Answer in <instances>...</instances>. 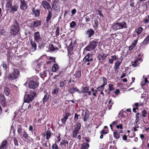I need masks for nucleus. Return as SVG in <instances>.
Wrapping results in <instances>:
<instances>
[{
  "label": "nucleus",
  "mask_w": 149,
  "mask_h": 149,
  "mask_svg": "<svg viewBox=\"0 0 149 149\" xmlns=\"http://www.w3.org/2000/svg\"><path fill=\"white\" fill-rule=\"evenodd\" d=\"M20 29L19 24L17 20L15 19L10 27V33L13 36L17 35L20 32Z\"/></svg>",
  "instance_id": "f257e3e1"
},
{
  "label": "nucleus",
  "mask_w": 149,
  "mask_h": 149,
  "mask_svg": "<svg viewBox=\"0 0 149 149\" xmlns=\"http://www.w3.org/2000/svg\"><path fill=\"white\" fill-rule=\"evenodd\" d=\"M33 38L34 40L38 43H39L42 40V38L40 35V32L39 31L34 33Z\"/></svg>",
  "instance_id": "6e6552de"
},
{
  "label": "nucleus",
  "mask_w": 149,
  "mask_h": 149,
  "mask_svg": "<svg viewBox=\"0 0 149 149\" xmlns=\"http://www.w3.org/2000/svg\"><path fill=\"white\" fill-rule=\"evenodd\" d=\"M39 82L37 76H34L31 78L29 80V87L31 89H35L39 86Z\"/></svg>",
  "instance_id": "f03ea898"
},
{
  "label": "nucleus",
  "mask_w": 149,
  "mask_h": 149,
  "mask_svg": "<svg viewBox=\"0 0 149 149\" xmlns=\"http://www.w3.org/2000/svg\"><path fill=\"white\" fill-rule=\"evenodd\" d=\"M32 10L33 13L35 14V17H38L39 16L40 13L39 10H38L37 9L35 11V8H33L32 9Z\"/></svg>",
  "instance_id": "b1692460"
},
{
  "label": "nucleus",
  "mask_w": 149,
  "mask_h": 149,
  "mask_svg": "<svg viewBox=\"0 0 149 149\" xmlns=\"http://www.w3.org/2000/svg\"><path fill=\"white\" fill-rule=\"evenodd\" d=\"M121 62H118L117 61L116 62L115 64V68L117 69L118 67L120 65Z\"/></svg>",
  "instance_id": "de8ad7c7"
},
{
  "label": "nucleus",
  "mask_w": 149,
  "mask_h": 149,
  "mask_svg": "<svg viewBox=\"0 0 149 149\" xmlns=\"http://www.w3.org/2000/svg\"><path fill=\"white\" fill-rule=\"evenodd\" d=\"M59 90V89L58 88H56V87L55 88H54L53 89V91H52V93L53 94H57L58 93V91Z\"/></svg>",
  "instance_id": "f704fd0d"
},
{
  "label": "nucleus",
  "mask_w": 149,
  "mask_h": 149,
  "mask_svg": "<svg viewBox=\"0 0 149 149\" xmlns=\"http://www.w3.org/2000/svg\"><path fill=\"white\" fill-rule=\"evenodd\" d=\"M20 135L21 136L22 138L23 139H25V140H29V138H30L31 140H33L32 138H31L29 136L28 134L24 130H23L22 133H21Z\"/></svg>",
  "instance_id": "9b49d317"
},
{
  "label": "nucleus",
  "mask_w": 149,
  "mask_h": 149,
  "mask_svg": "<svg viewBox=\"0 0 149 149\" xmlns=\"http://www.w3.org/2000/svg\"><path fill=\"white\" fill-rule=\"evenodd\" d=\"M12 1H8L6 4V11H8L10 8L12 6Z\"/></svg>",
  "instance_id": "aec40b11"
},
{
  "label": "nucleus",
  "mask_w": 149,
  "mask_h": 149,
  "mask_svg": "<svg viewBox=\"0 0 149 149\" xmlns=\"http://www.w3.org/2000/svg\"><path fill=\"white\" fill-rule=\"evenodd\" d=\"M36 95V94L35 92H31L28 94L25 95L24 99V102L28 103L31 102Z\"/></svg>",
  "instance_id": "39448f33"
},
{
  "label": "nucleus",
  "mask_w": 149,
  "mask_h": 149,
  "mask_svg": "<svg viewBox=\"0 0 149 149\" xmlns=\"http://www.w3.org/2000/svg\"><path fill=\"white\" fill-rule=\"evenodd\" d=\"M42 5L43 8L48 10H49L51 7V6L49 3L46 1H43L42 2Z\"/></svg>",
  "instance_id": "f3484780"
},
{
  "label": "nucleus",
  "mask_w": 149,
  "mask_h": 149,
  "mask_svg": "<svg viewBox=\"0 0 149 149\" xmlns=\"http://www.w3.org/2000/svg\"><path fill=\"white\" fill-rule=\"evenodd\" d=\"M89 86H86L83 88L82 91L81 92L82 94L87 93L89 91Z\"/></svg>",
  "instance_id": "7c9ffc66"
},
{
  "label": "nucleus",
  "mask_w": 149,
  "mask_h": 149,
  "mask_svg": "<svg viewBox=\"0 0 149 149\" xmlns=\"http://www.w3.org/2000/svg\"><path fill=\"white\" fill-rule=\"evenodd\" d=\"M56 36H58L59 34V29L58 27L56 31Z\"/></svg>",
  "instance_id": "052dcab7"
},
{
  "label": "nucleus",
  "mask_w": 149,
  "mask_h": 149,
  "mask_svg": "<svg viewBox=\"0 0 149 149\" xmlns=\"http://www.w3.org/2000/svg\"><path fill=\"white\" fill-rule=\"evenodd\" d=\"M130 6L132 7H134L135 6H134V5L135 4L134 2V1H130Z\"/></svg>",
  "instance_id": "bf43d9fd"
},
{
  "label": "nucleus",
  "mask_w": 149,
  "mask_h": 149,
  "mask_svg": "<svg viewBox=\"0 0 149 149\" xmlns=\"http://www.w3.org/2000/svg\"><path fill=\"white\" fill-rule=\"evenodd\" d=\"M127 24L125 22L114 23L112 24L111 27L113 30L116 31L118 30L127 28Z\"/></svg>",
  "instance_id": "20e7f679"
},
{
  "label": "nucleus",
  "mask_w": 149,
  "mask_h": 149,
  "mask_svg": "<svg viewBox=\"0 0 149 149\" xmlns=\"http://www.w3.org/2000/svg\"><path fill=\"white\" fill-rule=\"evenodd\" d=\"M49 94L47 93L45 95L44 97L43 98L42 100L41 101H42L43 104H45L47 101V100L49 97Z\"/></svg>",
  "instance_id": "412c9836"
},
{
  "label": "nucleus",
  "mask_w": 149,
  "mask_h": 149,
  "mask_svg": "<svg viewBox=\"0 0 149 149\" xmlns=\"http://www.w3.org/2000/svg\"><path fill=\"white\" fill-rule=\"evenodd\" d=\"M6 31L4 29H2L1 30L0 33L2 35H4L6 33Z\"/></svg>",
  "instance_id": "4d7b16f0"
},
{
  "label": "nucleus",
  "mask_w": 149,
  "mask_h": 149,
  "mask_svg": "<svg viewBox=\"0 0 149 149\" xmlns=\"http://www.w3.org/2000/svg\"><path fill=\"white\" fill-rule=\"evenodd\" d=\"M113 84H109V91H113L114 89L115 88L113 87Z\"/></svg>",
  "instance_id": "c03bdc74"
},
{
  "label": "nucleus",
  "mask_w": 149,
  "mask_h": 149,
  "mask_svg": "<svg viewBox=\"0 0 149 149\" xmlns=\"http://www.w3.org/2000/svg\"><path fill=\"white\" fill-rule=\"evenodd\" d=\"M17 132L19 134H20L21 133H22V131L23 130V128L22 127L21 125H19L17 127Z\"/></svg>",
  "instance_id": "c85d7f7f"
},
{
  "label": "nucleus",
  "mask_w": 149,
  "mask_h": 149,
  "mask_svg": "<svg viewBox=\"0 0 149 149\" xmlns=\"http://www.w3.org/2000/svg\"><path fill=\"white\" fill-rule=\"evenodd\" d=\"M20 1V8L22 10H26L28 7V5L25 0H19Z\"/></svg>",
  "instance_id": "1a4fd4ad"
},
{
  "label": "nucleus",
  "mask_w": 149,
  "mask_h": 149,
  "mask_svg": "<svg viewBox=\"0 0 149 149\" xmlns=\"http://www.w3.org/2000/svg\"><path fill=\"white\" fill-rule=\"evenodd\" d=\"M113 136L116 139L119 138L120 137V134L118 132H114L113 133Z\"/></svg>",
  "instance_id": "473e14b6"
},
{
  "label": "nucleus",
  "mask_w": 149,
  "mask_h": 149,
  "mask_svg": "<svg viewBox=\"0 0 149 149\" xmlns=\"http://www.w3.org/2000/svg\"><path fill=\"white\" fill-rule=\"evenodd\" d=\"M52 7L54 9H56V8L57 7L55 2L54 3L52 4Z\"/></svg>",
  "instance_id": "69168bd1"
},
{
  "label": "nucleus",
  "mask_w": 149,
  "mask_h": 149,
  "mask_svg": "<svg viewBox=\"0 0 149 149\" xmlns=\"http://www.w3.org/2000/svg\"><path fill=\"white\" fill-rule=\"evenodd\" d=\"M1 65L3 66V67L4 69V70H5L6 71L7 65L5 62L4 61H3Z\"/></svg>",
  "instance_id": "ea45409f"
},
{
  "label": "nucleus",
  "mask_w": 149,
  "mask_h": 149,
  "mask_svg": "<svg viewBox=\"0 0 149 149\" xmlns=\"http://www.w3.org/2000/svg\"><path fill=\"white\" fill-rule=\"evenodd\" d=\"M41 24V21L40 20L33 21L29 23V27L31 29L40 26Z\"/></svg>",
  "instance_id": "0eeeda50"
},
{
  "label": "nucleus",
  "mask_w": 149,
  "mask_h": 149,
  "mask_svg": "<svg viewBox=\"0 0 149 149\" xmlns=\"http://www.w3.org/2000/svg\"><path fill=\"white\" fill-rule=\"evenodd\" d=\"M72 41L70 42V44L68 47V54H70V55H72L73 54V52L72 51L73 47L72 45Z\"/></svg>",
  "instance_id": "a211bd4d"
},
{
  "label": "nucleus",
  "mask_w": 149,
  "mask_h": 149,
  "mask_svg": "<svg viewBox=\"0 0 149 149\" xmlns=\"http://www.w3.org/2000/svg\"><path fill=\"white\" fill-rule=\"evenodd\" d=\"M89 146V144L84 143L81 145V149H88Z\"/></svg>",
  "instance_id": "bb28decb"
},
{
  "label": "nucleus",
  "mask_w": 149,
  "mask_h": 149,
  "mask_svg": "<svg viewBox=\"0 0 149 149\" xmlns=\"http://www.w3.org/2000/svg\"><path fill=\"white\" fill-rule=\"evenodd\" d=\"M8 143L7 140L4 139L1 143L0 146V149H7Z\"/></svg>",
  "instance_id": "2eb2a0df"
},
{
  "label": "nucleus",
  "mask_w": 149,
  "mask_h": 149,
  "mask_svg": "<svg viewBox=\"0 0 149 149\" xmlns=\"http://www.w3.org/2000/svg\"><path fill=\"white\" fill-rule=\"evenodd\" d=\"M58 65L56 64H55L52 67V69L54 72H55L56 71L57 69H58Z\"/></svg>",
  "instance_id": "e433bc0d"
},
{
  "label": "nucleus",
  "mask_w": 149,
  "mask_h": 149,
  "mask_svg": "<svg viewBox=\"0 0 149 149\" xmlns=\"http://www.w3.org/2000/svg\"><path fill=\"white\" fill-rule=\"evenodd\" d=\"M47 71H44L41 74L43 76H44L45 77H46L47 76L46 74H47Z\"/></svg>",
  "instance_id": "680f3d73"
},
{
  "label": "nucleus",
  "mask_w": 149,
  "mask_h": 149,
  "mask_svg": "<svg viewBox=\"0 0 149 149\" xmlns=\"http://www.w3.org/2000/svg\"><path fill=\"white\" fill-rule=\"evenodd\" d=\"M65 84V80L63 81H60V87L62 88L64 87V84Z\"/></svg>",
  "instance_id": "09e8293b"
},
{
  "label": "nucleus",
  "mask_w": 149,
  "mask_h": 149,
  "mask_svg": "<svg viewBox=\"0 0 149 149\" xmlns=\"http://www.w3.org/2000/svg\"><path fill=\"white\" fill-rule=\"evenodd\" d=\"M98 57L100 60H104L107 57L106 56H104L103 54H100L98 55Z\"/></svg>",
  "instance_id": "c9c22d12"
},
{
  "label": "nucleus",
  "mask_w": 149,
  "mask_h": 149,
  "mask_svg": "<svg viewBox=\"0 0 149 149\" xmlns=\"http://www.w3.org/2000/svg\"><path fill=\"white\" fill-rule=\"evenodd\" d=\"M29 131H31V132L33 133V127L31 125H30L29 127Z\"/></svg>",
  "instance_id": "5fc2aeb1"
},
{
  "label": "nucleus",
  "mask_w": 149,
  "mask_h": 149,
  "mask_svg": "<svg viewBox=\"0 0 149 149\" xmlns=\"http://www.w3.org/2000/svg\"><path fill=\"white\" fill-rule=\"evenodd\" d=\"M18 8V5L17 3L14 4L12 5L8 11L10 13L14 14V13L17 11Z\"/></svg>",
  "instance_id": "ddd939ff"
},
{
  "label": "nucleus",
  "mask_w": 149,
  "mask_h": 149,
  "mask_svg": "<svg viewBox=\"0 0 149 149\" xmlns=\"http://www.w3.org/2000/svg\"><path fill=\"white\" fill-rule=\"evenodd\" d=\"M30 44L31 45L32 49H33L34 51L36 50V49L37 47V44L34 41H33L31 40L30 42Z\"/></svg>",
  "instance_id": "a878e982"
},
{
  "label": "nucleus",
  "mask_w": 149,
  "mask_h": 149,
  "mask_svg": "<svg viewBox=\"0 0 149 149\" xmlns=\"http://www.w3.org/2000/svg\"><path fill=\"white\" fill-rule=\"evenodd\" d=\"M42 120V118H41L39 119L37 121V123L39 125H41V121Z\"/></svg>",
  "instance_id": "338daca9"
},
{
  "label": "nucleus",
  "mask_w": 149,
  "mask_h": 149,
  "mask_svg": "<svg viewBox=\"0 0 149 149\" xmlns=\"http://www.w3.org/2000/svg\"><path fill=\"white\" fill-rule=\"evenodd\" d=\"M51 132L50 131L48 130L47 131L46 133V139L48 140V141H49V140L51 137Z\"/></svg>",
  "instance_id": "cd10ccee"
},
{
  "label": "nucleus",
  "mask_w": 149,
  "mask_h": 149,
  "mask_svg": "<svg viewBox=\"0 0 149 149\" xmlns=\"http://www.w3.org/2000/svg\"><path fill=\"white\" fill-rule=\"evenodd\" d=\"M77 26L76 22L73 21L71 23H70V26L71 28L75 27Z\"/></svg>",
  "instance_id": "79ce46f5"
},
{
  "label": "nucleus",
  "mask_w": 149,
  "mask_h": 149,
  "mask_svg": "<svg viewBox=\"0 0 149 149\" xmlns=\"http://www.w3.org/2000/svg\"><path fill=\"white\" fill-rule=\"evenodd\" d=\"M94 26L97 27L98 25V19L97 18H95L94 20Z\"/></svg>",
  "instance_id": "a18cd8bd"
},
{
  "label": "nucleus",
  "mask_w": 149,
  "mask_h": 149,
  "mask_svg": "<svg viewBox=\"0 0 149 149\" xmlns=\"http://www.w3.org/2000/svg\"><path fill=\"white\" fill-rule=\"evenodd\" d=\"M104 86H104L102 85H101V86H99V87H98L97 88V90L98 91H99L100 92H102L104 89Z\"/></svg>",
  "instance_id": "4c0bfd02"
},
{
  "label": "nucleus",
  "mask_w": 149,
  "mask_h": 149,
  "mask_svg": "<svg viewBox=\"0 0 149 149\" xmlns=\"http://www.w3.org/2000/svg\"><path fill=\"white\" fill-rule=\"evenodd\" d=\"M6 99L3 94L0 95V101L2 106L5 107L7 106Z\"/></svg>",
  "instance_id": "9d476101"
},
{
  "label": "nucleus",
  "mask_w": 149,
  "mask_h": 149,
  "mask_svg": "<svg viewBox=\"0 0 149 149\" xmlns=\"http://www.w3.org/2000/svg\"><path fill=\"white\" fill-rule=\"evenodd\" d=\"M103 81V83L102 85L105 86L107 84V79L106 78L104 77H103L102 78Z\"/></svg>",
  "instance_id": "603ef678"
},
{
  "label": "nucleus",
  "mask_w": 149,
  "mask_h": 149,
  "mask_svg": "<svg viewBox=\"0 0 149 149\" xmlns=\"http://www.w3.org/2000/svg\"><path fill=\"white\" fill-rule=\"evenodd\" d=\"M48 12L46 19V21L47 23H49V20L51 19L52 15V12L50 11H48Z\"/></svg>",
  "instance_id": "393cba45"
},
{
  "label": "nucleus",
  "mask_w": 149,
  "mask_h": 149,
  "mask_svg": "<svg viewBox=\"0 0 149 149\" xmlns=\"http://www.w3.org/2000/svg\"><path fill=\"white\" fill-rule=\"evenodd\" d=\"M68 117L70 118V119L72 118V117L71 116V113H70L68 112L66 113V121Z\"/></svg>",
  "instance_id": "3c124183"
},
{
  "label": "nucleus",
  "mask_w": 149,
  "mask_h": 149,
  "mask_svg": "<svg viewBox=\"0 0 149 149\" xmlns=\"http://www.w3.org/2000/svg\"><path fill=\"white\" fill-rule=\"evenodd\" d=\"M76 12V10L75 9H74L71 11V14L72 15H74Z\"/></svg>",
  "instance_id": "0e129e2a"
},
{
  "label": "nucleus",
  "mask_w": 149,
  "mask_h": 149,
  "mask_svg": "<svg viewBox=\"0 0 149 149\" xmlns=\"http://www.w3.org/2000/svg\"><path fill=\"white\" fill-rule=\"evenodd\" d=\"M149 40V34H148L147 37L144 39L143 41V44H146L147 42Z\"/></svg>",
  "instance_id": "49530a36"
},
{
  "label": "nucleus",
  "mask_w": 149,
  "mask_h": 149,
  "mask_svg": "<svg viewBox=\"0 0 149 149\" xmlns=\"http://www.w3.org/2000/svg\"><path fill=\"white\" fill-rule=\"evenodd\" d=\"M118 120H117L116 121H113L112 124H111L110 125V126L111 128V129H113L112 126H114L115 125L118 124Z\"/></svg>",
  "instance_id": "58836bf2"
},
{
  "label": "nucleus",
  "mask_w": 149,
  "mask_h": 149,
  "mask_svg": "<svg viewBox=\"0 0 149 149\" xmlns=\"http://www.w3.org/2000/svg\"><path fill=\"white\" fill-rule=\"evenodd\" d=\"M77 127L75 128L74 129V130H78V131H79V130H80L81 127V125L79 124H77Z\"/></svg>",
  "instance_id": "8fccbe9b"
},
{
  "label": "nucleus",
  "mask_w": 149,
  "mask_h": 149,
  "mask_svg": "<svg viewBox=\"0 0 149 149\" xmlns=\"http://www.w3.org/2000/svg\"><path fill=\"white\" fill-rule=\"evenodd\" d=\"M20 75V71L19 70L13 68L12 71L7 76L9 81H12L18 79Z\"/></svg>",
  "instance_id": "7ed1b4c3"
},
{
  "label": "nucleus",
  "mask_w": 149,
  "mask_h": 149,
  "mask_svg": "<svg viewBox=\"0 0 149 149\" xmlns=\"http://www.w3.org/2000/svg\"><path fill=\"white\" fill-rule=\"evenodd\" d=\"M7 55V60L8 61H10L13 59V54L11 52H9Z\"/></svg>",
  "instance_id": "5701e85b"
},
{
  "label": "nucleus",
  "mask_w": 149,
  "mask_h": 149,
  "mask_svg": "<svg viewBox=\"0 0 149 149\" xmlns=\"http://www.w3.org/2000/svg\"><path fill=\"white\" fill-rule=\"evenodd\" d=\"M79 133V131L78 130H74L73 131V137L74 138H75L77 134Z\"/></svg>",
  "instance_id": "37998d69"
},
{
  "label": "nucleus",
  "mask_w": 149,
  "mask_h": 149,
  "mask_svg": "<svg viewBox=\"0 0 149 149\" xmlns=\"http://www.w3.org/2000/svg\"><path fill=\"white\" fill-rule=\"evenodd\" d=\"M147 112L145 110H144L142 111V116L144 117H146V114H147Z\"/></svg>",
  "instance_id": "6e6d98bb"
},
{
  "label": "nucleus",
  "mask_w": 149,
  "mask_h": 149,
  "mask_svg": "<svg viewBox=\"0 0 149 149\" xmlns=\"http://www.w3.org/2000/svg\"><path fill=\"white\" fill-rule=\"evenodd\" d=\"M97 40H95L90 42L89 44L85 48L87 51H91L93 50L96 47L97 45Z\"/></svg>",
  "instance_id": "423d86ee"
},
{
  "label": "nucleus",
  "mask_w": 149,
  "mask_h": 149,
  "mask_svg": "<svg viewBox=\"0 0 149 149\" xmlns=\"http://www.w3.org/2000/svg\"><path fill=\"white\" fill-rule=\"evenodd\" d=\"M72 89L74 91L77 92L79 93H81L77 88H74Z\"/></svg>",
  "instance_id": "13d9d810"
},
{
  "label": "nucleus",
  "mask_w": 149,
  "mask_h": 149,
  "mask_svg": "<svg viewBox=\"0 0 149 149\" xmlns=\"http://www.w3.org/2000/svg\"><path fill=\"white\" fill-rule=\"evenodd\" d=\"M136 42L137 41L135 40L134 42L132 43L131 45L129 47V50H132V49L134 48L136 44Z\"/></svg>",
  "instance_id": "2f4dec72"
},
{
  "label": "nucleus",
  "mask_w": 149,
  "mask_h": 149,
  "mask_svg": "<svg viewBox=\"0 0 149 149\" xmlns=\"http://www.w3.org/2000/svg\"><path fill=\"white\" fill-rule=\"evenodd\" d=\"M92 54H88L84 57L83 61L85 63L87 62H91L93 61V59L92 58Z\"/></svg>",
  "instance_id": "f8f14e48"
},
{
  "label": "nucleus",
  "mask_w": 149,
  "mask_h": 149,
  "mask_svg": "<svg viewBox=\"0 0 149 149\" xmlns=\"http://www.w3.org/2000/svg\"><path fill=\"white\" fill-rule=\"evenodd\" d=\"M85 33L87 37L89 38L94 34V31L93 29H90L86 31Z\"/></svg>",
  "instance_id": "dca6fc26"
},
{
  "label": "nucleus",
  "mask_w": 149,
  "mask_h": 149,
  "mask_svg": "<svg viewBox=\"0 0 149 149\" xmlns=\"http://www.w3.org/2000/svg\"><path fill=\"white\" fill-rule=\"evenodd\" d=\"M52 149H58V146L57 144L55 143L52 146Z\"/></svg>",
  "instance_id": "864d4df0"
},
{
  "label": "nucleus",
  "mask_w": 149,
  "mask_h": 149,
  "mask_svg": "<svg viewBox=\"0 0 149 149\" xmlns=\"http://www.w3.org/2000/svg\"><path fill=\"white\" fill-rule=\"evenodd\" d=\"M9 110V109H7L3 111V112H2L1 115L0 116V120H1L4 119L8 115L9 113L8 111Z\"/></svg>",
  "instance_id": "4468645a"
},
{
  "label": "nucleus",
  "mask_w": 149,
  "mask_h": 149,
  "mask_svg": "<svg viewBox=\"0 0 149 149\" xmlns=\"http://www.w3.org/2000/svg\"><path fill=\"white\" fill-rule=\"evenodd\" d=\"M143 30V29L142 27H139L138 28L137 30H136V33L139 35L140 34L141 32Z\"/></svg>",
  "instance_id": "a19ab883"
},
{
  "label": "nucleus",
  "mask_w": 149,
  "mask_h": 149,
  "mask_svg": "<svg viewBox=\"0 0 149 149\" xmlns=\"http://www.w3.org/2000/svg\"><path fill=\"white\" fill-rule=\"evenodd\" d=\"M13 140L15 146L17 147L18 146L19 143L17 139V137H14L13 138Z\"/></svg>",
  "instance_id": "c756f323"
},
{
  "label": "nucleus",
  "mask_w": 149,
  "mask_h": 149,
  "mask_svg": "<svg viewBox=\"0 0 149 149\" xmlns=\"http://www.w3.org/2000/svg\"><path fill=\"white\" fill-rule=\"evenodd\" d=\"M4 93L7 96H8L10 93L9 88L8 87H5L4 88Z\"/></svg>",
  "instance_id": "4be33fe9"
},
{
  "label": "nucleus",
  "mask_w": 149,
  "mask_h": 149,
  "mask_svg": "<svg viewBox=\"0 0 149 149\" xmlns=\"http://www.w3.org/2000/svg\"><path fill=\"white\" fill-rule=\"evenodd\" d=\"M49 50L51 51H55L58 49V47L55 46L53 44H50L49 45Z\"/></svg>",
  "instance_id": "6ab92c4d"
},
{
  "label": "nucleus",
  "mask_w": 149,
  "mask_h": 149,
  "mask_svg": "<svg viewBox=\"0 0 149 149\" xmlns=\"http://www.w3.org/2000/svg\"><path fill=\"white\" fill-rule=\"evenodd\" d=\"M111 58L113 61H115L116 59V57L115 55L111 56Z\"/></svg>",
  "instance_id": "774afa93"
},
{
  "label": "nucleus",
  "mask_w": 149,
  "mask_h": 149,
  "mask_svg": "<svg viewBox=\"0 0 149 149\" xmlns=\"http://www.w3.org/2000/svg\"><path fill=\"white\" fill-rule=\"evenodd\" d=\"M116 127L118 129L120 128L121 129H123L122 124H120V125H117L116 126Z\"/></svg>",
  "instance_id": "e2e57ef3"
},
{
  "label": "nucleus",
  "mask_w": 149,
  "mask_h": 149,
  "mask_svg": "<svg viewBox=\"0 0 149 149\" xmlns=\"http://www.w3.org/2000/svg\"><path fill=\"white\" fill-rule=\"evenodd\" d=\"M76 78H78L81 77L80 72L79 71H76L74 74Z\"/></svg>",
  "instance_id": "72a5a7b5"
}]
</instances>
